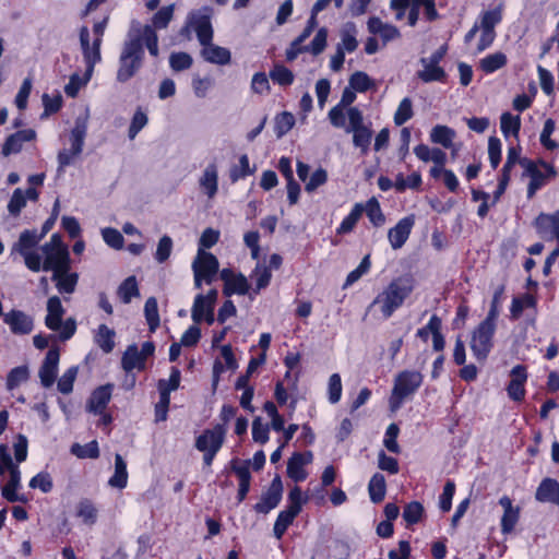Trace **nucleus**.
Listing matches in <instances>:
<instances>
[{
  "label": "nucleus",
  "instance_id": "c85d7f7f",
  "mask_svg": "<svg viewBox=\"0 0 559 559\" xmlns=\"http://www.w3.org/2000/svg\"><path fill=\"white\" fill-rule=\"evenodd\" d=\"M128 472L127 464L120 454L115 455V473L108 484L111 487L122 489L127 486Z\"/></svg>",
  "mask_w": 559,
  "mask_h": 559
},
{
  "label": "nucleus",
  "instance_id": "a19ab883",
  "mask_svg": "<svg viewBox=\"0 0 559 559\" xmlns=\"http://www.w3.org/2000/svg\"><path fill=\"white\" fill-rule=\"evenodd\" d=\"M115 334V331L105 324H102L98 328V332L96 334V343L105 353H110L114 349Z\"/></svg>",
  "mask_w": 559,
  "mask_h": 559
},
{
  "label": "nucleus",
  "instance_id": "c756f323",
  "mask_svg": "<svg viewBox=\"0 0 559 559\" xmlns=\"http://www.w3.org/2000/svg\"><path fill=\"white\" fill-rule=\"evenodd\" d=\"M296 507H288V509L282 511L274 524V536L280 539L283 534L287 530V527L293 523L294 519L298 515L299 512L296 511Z\"/></svg>",
  "mask_w": 559,
  "mask_h": 559
},
{
  "label": "nucleus",
  "instance_id": "13d9d810",
  "mask_svg": "<svg viewBox=\"0 0 559 559\" xmlns=\"http://www.w3.org/2000/svg\"><path fill=\"white\" fill-rule=\"evenodd\" d=\"M413 117V105L409 98H404L400 103L397 110L394 115V122L396 126L404 124L407 120Z\"/></svg>",
  "mask_w": 559,
  "mask_h": 559
},
{
  "label": "nucleus",
  "instance_id": "6e6552de",
  "mask_svg": "<svg viewBox=\"0 0 559 559\" xmlns=\"http://www.w3.org/2000/svg\"><path fill=\"white\" fill-rule=\"evenodd\" d=\"M218 260L217 258L206 252L203 249L198 250V254L192 263L193 272H199L203 277L206 284H211L218 272Z\"/></svg>",
  "mask_w": 559,
  "mask_h": 559
},
{
  "label": "nucleus",
  "instance_id": "2eb2a0df",
  "mask_svg": "<svg viewBox=\"0 0 559 559\" xmlns=\"http://www.w3.org/2000/svg\"><path fill=\"white\" fill-rule=\"evenodd\" d=\"M499 504L503 509L501 518V532L503 534L511 533L520 519V508L514 507L512 500L508 496L499 499Z\"/></svg>",
  "mask_w": 559,
  "mask_h": 559
},
{
  "label": "nucleus",
  "instance_id": "bf43d9fd",
  "mask_svg": "<svg viewBox=\"0 0 559 559\" xmlns=\"http://www.w3.org/2000/svg\"><path fill=\"white\" fill-rule=\"evenodd\" d=\"M192 62V57L187 52H173L169 57V64L174 71L187 70Z\"/></svg>",
  "mask_w": 559,
  "mask_h": 559
},
{
  "label": "nucleus",
  "instance_id": "680f3d73",
  "mask_svg": "<svg viewBox=\"0 0 559 559\" xmlns=\"http://www.w3.org/2000/svg\"><path fill=\"white\" fill-rule=\"evenodd\" d=\"M174 15V4L163 7L153 16V28H165Z\"/></svg>",
  "mask_w": 559,
  "mask_h": 559
},
{
  "label": "nucleus",
  "instance_id": "603ef678",
  "mask_svg": "<svg viewBox=\"0 0 559 559\" xmlns=\"http://www.w3.org/2000/svg\"><path fill=\"white\" fill-rule=\"evenodd\" d=\"M210 308H214V306H210V304L206 302V298L203 297L202 294L197 295L191 310L193 322L200 323Z\"/></svg>",
  "mask_w": 559,
  "mask_h": 559
},
{
  "label": "nucleus",
  "instance_id": "f03ea898",
  "mask_svg": "<svg viewBox=\"0 0 559 559\" xmlns=\"http://www.w3.org/2000/svg\"><path fill=\"white\" fill-rule=\"evenodd\" d=\"M44 255L41 270L52 273L66 267H71V259L68 247L62 242L61 236L53 234L49 241L40 247Z\"/></svg>",
  "mask_w": 559,
  "mask_h": 559
},
{
  "label": "nucleus",
  "instance_id": "473e14b6",
  "mask_svg": "<svg viewBox=\"0 0 559 559\" xmlns=\"http://www.w3.org/2000/svg\"><path fill=\"white\" fill-rule=\"evenodd\" d=\"M117 294L123 304H129L133 297L140 296L135 276L127 277L118 287Z\"/></svg>",
  "mask_w": 559,
  "mask_h": 559
},
{
  "label": "nucleus",
  "instance_id": "e2e57ef3",
  "mask_svg": "<svg viewBox=\"0 0 559 559\" xmlns=\"http://www.w3.org/2000/svg\"><path fill=\"white\" fill-rule=\"evenodd\" d=\"M501 8L486 11L481 16L480 28L489 32H495V26L501 21Z\"/></svg>",
  "mask_w": 559,
  "mask_h": 559
},
{
  "label": "nucleus",
  "instance_id": "338daca9",
  "mask_svg": "<svg viewBox=\"0 0 559 559\" xmlns=\"http://www.w3.org/2000/svg\"><path fill=\"white\" fill-rule=\"evenodd\" d=\"M328 29L325 27L320 28L313 39L311 40L309 50L313 56H318L324 51L326 47Z\"/></svg>",
  "mask_w": 559,
  "mask_h": 559
},
{
  "label": "nucleus",
  "instance_id": "de8ad7c7",
  "mask_svg": "<svg viewBox=\"0 0 559 559\" xmlns=\"http://www.w3.org/2000/svg\"><path fill=\"white\" fill-rule=\"evenodd\" d=\"M349 86L359 93L368 91L373 86V81L362 71H356L349 78Z\"/></svg>",
  "mask_w": 559,
  "mask_h": 559
},
{
  "label": "nucleus",
  "instance_id": "e433bc0d",
  "mask_svg": "<svg viewBox=\"0 0 559 559\" xmlns=\"http://www.w3.org/2000/svg\"><path fill=\"white\" fill-rule=\"evenodd\" d=\"M92 74L93 72L88 73V68H86L83 76H81L79 73H73L70 76L69 83L64 86V93L69 97H76L79 91L88 83Z\"/></svg>",
  "mask_w": 559,
  "mask_h": 559
},
{
  "label": "nucleus",
  "instance_id": "37998d69",
  "mask_svg": "<svg viewBox=\"0 0 559 559\" xmlns=\"http://www.w3.org/2000/svg\"><path fill=\"white\" fill-rule=\"evenodd\" d=\"M299 455L294 453L287 462V475L295 481H302L307 477V472L304 468Z\"/></svg>",
  "mask_w": 559,
  "mask_h": 559
},
{
  "label": "nucleus",
  "instance_id": "69168bd1",
  "mask_svg": "<svg viewBox=\"0 0 559 559\" xmlns=\"http://www.w3.org/2000/svg\"><path fill=\"white\" fill-rule=\"evenodd\" d=\"M78 374V367L69 368L58 381V390L62 394H69L73 390V383Z\"/></svg>",
  "mask_w": 559,
  "mask_h": 559
},
{
  "label": "nucleus",
  "instance_id": "79ce46f5",
  "mask_svg": "<svg viewBox=\"0 0 559 559\" xmlns=\"http://www.w3.org/2000/svg\"><path fill=\"white\" fill-rule=\"evenodd\" d=\"M454 135V131L445 126H436L430 133L431 141L444 147L452 146Z\"/></svg>",
  "mask_w": 559,
  "mask_h": 559
},
{
  "label": "nucleus",
  "instance_id": "a18cd8bd",
  "mask_svg": "<svg viewBox=\"0 0 559 559\" xmlns=\"http://www.w3.org/2000/svg\"><path fill=\"white\" fill-rule=\"evenodd\" d=\"M295 124V117L288 111H283L275 118V133L277 138L285 135Z\"/></svg>",
  "mask_w": 559,
  "mask_h": 559
},
{
  "label": "nucleus",
  "instance_id": "423d86ee",
  "mask_svg": "<svg viewBox=\"0 0 559 559\" xmlns=\"http://www.w3.org/2000/svg\"><path fill=\"white\" fill-rule=\"evenodd\" d=\"M496 330V323L481 321L472 334L471 349L480 362H484L492 347V336Z\"/></svg>",
  "mask_w": 559,
  "mask_h": 559
},
{
  "label": "nucleus",
  "instance_id": "a878e982",
  "mask_svg": "<svg viewBox=\"0 0 559 559\" xmlns=\"http://www.w3.org/2000/svg\"><path fill=\"white\" fill-rule=\"evenodd\" d=\"M10 480L2 487V496L10 502L22 501L25 499L16 493V489L20 486L21 473L19 467H12L9 469Z\"/></svg>",
  "mask_w": 559,
  "mask_h": 559
},
{
  "label": "nucleus",
  "instance_id": "f8f14e48",
  "mask_svg": "<svg viewBox=\"0 0 559 559\" xmlns=\"http://www.w3.org/2000/svg\"><path fill=\"white\" fill-rule=\"evenodd\" d=\"M534 226L542 238L559 240V211L551 214L540 213L535 218Z\"/></svg>",
  "mask_w": 559,
  "mask_h": 559
},
{
  "label": "nucleus",
  "instance_id": "c9c22d12",
  "mask_svg": "<svg viewBox=\"0 0 559 559\" xmlns=\"http://www.w3.org/2000/svg\"><path fill=\"white\" fill-rule=\"evenodd\" d=\"M507 64V56L503 52L488 55L479 61V68L485 73L495 72Z\"/></svg>",
  "mask_w": 559,
  "mask_h": 559
},
{
  "label": "nucleus",
  "instance_id": "aec40b11",
  "mask_svg": "<svg viewBox=\"0 0 559 559\" xmlns=\"http://www.w3.org/2000/svg\"><path fill=\"white\" fill-rule=\"evenodd\" d=\"M535 498L539 502H548L559 507V483L554 478H545L536 489Z\"/></svg>",
  "mask_w": 559,
  "mask_h": 559
},
{
  "label": "nucleus",
  "instance_id": "774afa93",
  "mask_svg": "<svg viewBox=\"0 0 559 559\" xmlns=\"http://www.w3.org/2000/svg\"><path fill=\"white\" fill-rule=\"evenodd\" d=\"M173 251V240L169 236H163L157 245L155 259L157 262L163 263L170 257Z\"/></svg>",
  "mask_w": 559,
  "mask_h": 559
},
{
  "label": "nucleus",
  "instance_id": "ea45409f",
  "mask_svg": "<svg viewBox=\"0 0 559 559\" xmlns=\"http://www.w3.org/2000/svg\"><path fill=\"white\" fill-rule=\"evenodd\" d=\"M76 515L81 518L85 524L93 525L97 519V509L92 501L84 499L76 506Z\"/></svg>",
  "mask_w": 559,
  "mask_h": 559
},
{
  "label": "nucleus",
  "instance_id": "0eeeda50",
  "mask_svg": "<svg viewBox=\"0 0 559 559\" xmlns=\"http://www.w3.org/2000/svg\"><path fill=\"white\" fill-rule=\"evenodd\" d=\"M155 346L152 342L142 344L139 349L135 344H131L124 350L121 358V367L124 371L130 372L133 369L143 370L145 368V360L154 354Z\"/></svg>",
  "mask_w": 559,
  "mask_h": 559
},
{
  "label": "nucleus",
  "instance_id": "2f4dec72",
  "mask_svg": "<svg viewBox=\"0 0 559 559\" xmlns=\"http://www.w3.org/2000/svg\"><path fill=\"white\" fill-rule=\"evenodd\" d=\"M100 44L102 39L95 38L92 47L90 41H87L86 46H81L88 73L94 72L96 63L100 61Z\"/></svg>",
  "mask_w": 559,
  "mask_h": 559
},
{
  "label": "nucleus",
  "instance_id": "a211bd4d",
  "mask_svg": "<svg viewBox=\"0 0 559 559\" xmlns=\"http://www.w3.org/2000/svg\"><path fill=\"white\" fill-rule=\"evenodd\" d=\"M510 376L511 381L507 388L508 395L513 401H521L525 394L524 383L527 378L526 369L525 367L518 365L512 368Z\"/></svg>",
  "mask_w": 559,
  "mask_h": 559
},
{
  "label": "nucleus",
  "instance_id": "1a4fd4ad",
  "mask_svg": "<svg viewBox=\"0 0 559 559\" xmlns=\"http://www.w3.org/2000/svg\"><path fill=\"white\" fill-rule=\"evenodd\" d=\"M226 427L217 424L212 429H205L195 440V448L199 451L219 450L224 443Z\"/></svg>",
  "mask_w": 559,
  "mask_h": 559
},
{
  "label": "nucleus",
  "instance_id": "4be33fe9",
  "mask_svg": "<svg viewBox=\"0 0 559 559\" xmlns=\"http://www.w3.org/2000/svg\"><path fill=\"white\" fill-rule=\"evenodd\" d=\"M368 31L371 34L379 35L383 45L400 37V31L391 24L383 23L379 17H370L368 21Z\"/></svg>",
  "mask_w": 559,
  "mask_h": 559
},
{
  "label": "nucleus",
  "instance_id": "cd10ccee",
  "mask_svg": "<svg viewBox=\"0 0 559 559\" xmlns=\"http://www.w3.org/2000/svg\"><path fill=\"white\" fill-rule=\"evenodd\" d=\"M419 62L423 66V70L417 72V76L423 82L429 83L444 80L445 71L441 67L426 61V58H421Z\"/></svg>",
  "mask_w": 559,
  "mask_h": 559
},
{
  "label": "nucleus",
  "instance_id": "7ed1b4c3",
  "mask_svg": "<svg viewBox=\"0 0 559 559\" xmlns=\"http://www.w3.org/2000/svg\"><path fill=\"white\" fill-rule=\"evenodd\" d=\"M143 56L144 51L140 37L126 41L119 59L117 80L119 82L130 80L141 68Z\"/></svg>",
  "mask_w": 559,
  "mask_h": 559
},
{
  "label": "nucleus",
  "instance_id": "f704fd0d",
  "mask_svg": "<svg viewBox=\"0 0 559 559\" xmlns=\"http://www.w3.org/2000/svg\"><path fill=\"white\" fill-rule=\"evenodd\" d=\"M194 32L202 46H205L212 41L213 29L209 16H200L194 22Z\"/></svg>",
  "mask_w": 559,
  "mask_h": 559
},
{
  "label": "nucleus",
  "instance_id": "052dcab7",
  "mask_svg": "<svg viewBox=\"0 0 559 559\" xmlns=\"http://www.w3.org/2000/svg\"><path fill=\"white\" fill-rule=\"evenodd\" d=\"M26 205L24 191L20 188L15 189L8 204V211L11 215L17 216L22 209Z\"/></svg>",
  "mask_w": 559,
  "mask_h": 559
},
{
  "label": "nucleus",
  "instance_id": "0e129e2a",
  "mask_svg": "<svg viewBox=\"0 0 559 559\" xmlns=\"http://www.w3.org/2000/svg\"><path fill=\"white\" fill-rule=\"evenodd\" d=\"M400 433V428L396 424H390L386 428L385 439L383 441L384 447L392 453H400L401 448L396 441Z\"/></svg>",
  "mask_w": 559,
  "mask_h": 559
},
{
  "label": "nucleus",
  "instance_id": "7c9ffc66",
  "mask_svg": "<svg viewBox=\"0 0 559 559\" xmlns=\"http://www.w3.org/2000/svg\"><path fill=\"white\" fill-rule=\"evenodd\" d=\"M358 41L356 39V29L354 24H346L341 32V41L337 44L336 49H341L344 53L353 52L356 50Z\"/></svg>",
  "mask_w": 559,
  "mask_h": 559
},
{
  "label": "nucleus",
  "instance_id": "f257e3e1",
  "mask_svg": "<svg viewBox=\"0 0 559 559\" xmlns=\"http://www.w3.org/2000/svg\"><path fill=\"white\" fill-rule=\"evenodd\" d=\"M413 286L407 278L392 281L372 301L369 308L378 306L384 319L390 318L411 295Z\"/></svg>",
  "mask_w": 559,
  "mask_h": 559
},
{
  "label": "nucleus",
  "instance_id": "9b49d317",
  "mask_svg": "<svg viewBox=\"0 0 559 559\" xmlns=\"http://www.w3.org/2000/svg\"><path fill=\"white\" fill-rule=\"evenodd\" d=\"M166 380H159L158 389L160 393V400L156 405V420L164 421L167 418V411L170 403L169 394L171 391L178 389L180 383V371L173 369L171 371V388H165Z\"/></svg>",
  "mask_w": 559,
  "mask_h": 559
},
{
  "label": "nucleus",
  "instance_id": "5fc2aeb1",
  "mask_svg": "<svg viewBox=\"0 0 559 559\" xmlns=\"http://www.w3.org/2000/svg\"><path fill=\"white\" fill-rule=\"evenodd\" d=\"M141 41L143 40L146 45L148 52L157 57L158 56V37L155 32V29L151 25H145L142 32V38H140Z\"/></svg>",
  "mask_w": 559,
  "mask_h": 559
},
{
  "label": "nucleus",
  "instance_id": "5701e85b",
  "mask_svg": "<svg viewBox=\"0 0 559 559\" xmlns=\"http://www.w3.org/2000/svg\"><path fill=\"white\" fill-rule=\"evenodd\" d=\"M201 189L209 199H213L218 190V173L215 164H209L199 179Z\"/></svg>",
  "mask_w": 559,
  "mask_h": 559
},
{
  "label": "nucleus",
  "instance_id": "39448f33",
  "mask_svg": "<svg viewBox=\"0 0 559 559\" xmlns=\"http://www.w3.org/2000/svg\"><path fill=\"white\" fill-rule=\"evenodd\" d=\"M41 238L43 235H38L36 230L26 229L20 234L19 240L12 247V252L23 257L26 267L32 272L41 270V255L35 251Z\"/></svg>",
  "mask_w": 559,
  "mask_h": 559
},
{
  "label": "nucleus",
  "instance_id": "6ab92c4d",
  "mask_svg": "<svg viewBox=\"0 0 559 559\" xmlns=\"http://www.w3.org/2000/svg\"><path fill=\"white\" fill-rule=\"evenodd\" d=\"M36 132L33 129L17 131L9 135L2 145V154L9 156L10 154L19 153L22 150L23 143L34 140Z\"/></svg>",
  "mask_w": 559,
  "mask_h": 559
},
{
  "label": "nucleus",
  "instance_id": "49530a36",
  "mask_svg": "<svg viewBox=\"0 0 559 559\" xmlns=\"http://www.w3.org/2000/svg\"><path fill=\"white\" fill-rule=\"evenodd\" d=\"M353 133V143L356 147L361 150L362 154H366L372 139V131L370 128H360L358 130L352 131Z\"/></svg>",
  "mask_w": 559,
  "mask_h": 559
},
{
  "label": "nucleus",
  "instance_id": "864d4df0",
  "mask_svg": "<svg viewBox=\"0 0 559 559\" xmlns=\"http://www.w3.org/2000/svg\"><path fill=\"white\" fill-rule=\"evenodd\" d=\"M501 131L507 135L512 133L518 135L521 127V119L519 116H512L510 112H504L500 119Z\"/></svg>",
  "mask_w": 559,
  "mask_h": 559
},
{
  "label": "nucleus",
  "instance_id": "b1692460",
  "mask_svg": "<svg viewBox=\"0 0 559 559\" xmlns=\"http://www.w3.org/2000/svg\"><path fill=\"white\" fill-rule=\"evenodd\" d=\"M64 309L58 296H52L47 301V316L45 323L48 329L57 331L61 326Z\"/></svg>",
  "mask_w": 559,
  "mask_h": 559
},
{
  "label": "nucleus",
  "instance_id": "dca6fc26",
  "mask_svg": "<svg viewBox=\"0 0 559 559\" xmlns=\"http://www.w3.org/2000/svg\"><path fill=\"white\" fill-rule=\"evenodd\" d=\"M414 226V217L402 218L393 228L389 230L388 237L393 249L401 248L407 240Z\"/></svg>",
  "mask_w": 559,
  "mask_h": 559
},
{
  "label": "nucleus",
  "instance_id": "58836bf2",
  "mask_svg": "<svg viewBox=\"0 0 559 559\" xmlns=\"http://www.w3.org/2000/svg\"><path fill=\"white\" fill-rule=\"evenodd\" d=\"M269 76L281 86H288L294 82V73L283 64H275L270 71Z\"/></svg>",
  "mask_w": 559,
  "mask_h": 559
},
{
  "label": "nucleus",
  "instance_id": "ddd939ff",
  "mask_svg": "<svg viewBox=\"0 0 559 559\" xmlns=\"http://www.w3.org/2000/svg\"><path fill=\"white\" fill-rule=\"evenodd\" d=\"M59 358L60 354L58 348H50L46 354V357L38 371L43 386L50 388L56 380Z\"/></svg>",
  "mask_w": 559,
  "mask_h": 559
},
{
  "label": "nucleus",
  "instance_id": "6e6d98bb",
  "mask_svg": "<svg viewBox=\"0 0 559 559\" xmlns=\"http://www.w3.org/2000/svg\"><path fill=\"white\" fill-rule=\"evenodd\" d=\"M28 379V369L27 367L20 366L13 368L7 378V388L9 390H13L19 386L21 383L25 382Z\"/></svg>",
  "mask_w": 559,
  "mask_h": 559
},
{
  "label": "nucleus",
  "instance_id": "393cba45",
  "mask_svg": "<svg viewBox=\"0 0 559 559\" xmlns=\"http://www.w3.org/2000/svg\"><path fill=\"white\" fill-rule=\"evenodd\" d=\"M201 55L211 63L227 64L230 61V51L224 47L214 45L212 41L203 46Z\"/></svg>",
  "mask_w": 559,
  "mask_h": 559
},
{
  "label": "nucleus",
  "instance_id": "f3484780",
  "mask_svg": "<svg viewBox=\"0 0 559 559\" xmlns=\"http://www.w3.org/2000/svg\"><path fill=\"white\" fill-rule=\"evenodd\" d=\"M51 280L56 283V287L60 294L71 295L75 292L79 274L71 272V267H66L53 272Z\"/></svg>",
  "mask_w": 559,
  "mask_h": 559
},
{
  "label": "nucleus",
  "instance_id": "412c9836",
  "mask_svg": "<svg viewBox=\"0 0 559 559\" xmlns=\"http://www.w3.org/2000/svg\"><path fill=\"white\" fill-rule=\"evenodd\" d=\"M112 385L106 384L93 391L87 409L94 414H102L111 399Z\"/></svg>",
  "mask_w": 559,
  "mask_h": 559
},
{
  "label": "nucleus",
  "instance_id": "20e7f679",
  "mask_svg": "<svg viewBox=\"0 0 559 559\" xmlns=\"http://www.w3.org/2000/svg\"><path fill=\"white\" fill-rule=\"evenodd\" d=\"M421 381L423 376L418 371L405 370L400 372L395 378L389 400L391 412H396L402 406L403 401L416 392Z\"/></svg>",
  "mask_w": 559,
  "mask_h": 559
},
{
  "label": "nucleus",
  "instance_id": "3c124183",
  "mask_svg": "<svg viewBox=\"0 0 559 559\" xmlns=\"http://www.w3.org/2000/svg\"><path fill=\"white\" fill-rule=\"evenodd\" d=\"M362 212V205L357 203L349 213V215L343 219L341 226L337 229V234H347L352 231L357 222L359 221Z\"/></svg>",
  "mask_w": 559,
  "mask_h": 559
},
{
  "label": "nucleus",
  "instance_id": "4468645a",
  "mask_svg": "<svg viewBox=\"0 0 559 559\" xmlns=\"http://www.w3.org/2000/svg\"><path fill=\"white\" fill-rule=\"evenodd\" d=\"M3 320L14 334H28L33 330V319L21 310L7 312Z\"/></svg>",
  "mask_w": 559,
  "mask_h": 559
},
{
  "label": "nucleus",
  "instance_id": "09e8293b",
  "mask_svg": "<svg viewBox=\"0 0 559 559\" xmlns=\"http://www.w3.org/2000/svg\"><path fill=\"white\" fill-rule=\"evenodd\" d=\"M423 513V504L418 501H412L405 506L403 511V519L408 525H413L420 521Z\"/></svg>",
  "mask_w": 559,
  "mask_h": 559
},
{
  "label": "nucleus",
  "instance_id": "72a5a7b5",
  "mask_svg": "<svg viewBox=\"0 0 559 559\" xmlns=\"http://www.w3.org/2000/svg\"><path fill=\"white\" fill-rule=\"evenodd\" d=\"M368 490L372 502H381L384 499L386 490L384 476L379 473L374 474L369 481Z\"/></svg>",
  "mask_w": 559,
  "mask_h": 559
},
{
  "label": "nucleus",
  "instance_id": "bb28decb",
  "mask_svg": "<svg viewBox=\"0 0 559 559\" xmlns=\"http://www.w3.org/2000/svg\"><path fill=\"white\" fill-rule=\"evenodd\" d=\"M521 164L525 168L526 174L531 177V181L527 188V195L528 198H532L544 185L545 176L532 162L523 159L521 160Z\"/></svg>",
  "mask_w": 559,
  "mask_h": 559
},
{
  "label": "nucleus",
  "instance_id": "8fccbe9b",
  "mask_svg": "<svg viewBox=\"0 0 559 559\" xmlns=\"http://www.w3.org/2000/svg\"><path fill=\"white\" fill-rule=\"evenodd\" d=\"M272 273L270 267L258 264L254 271L251 274V278L255 280V289L254 293H259L261 289L265 288L271 281Z\"/></svg>",
  "mask_w": 559,
  "mask_h": 559
},
{
  "label": "nucleus",
  "instance_id": "4d7b16f0",
  "mask_svg": "<svg viewBox=\"0 0 559 559\" xmlns=\"http://www.w3.org/2000/svg\"><path fill=\"white\" fill-rule=\"evenodd\" d=\"M71 452L81 459H97L99 456V450L96 441H92L85 445L75 443L72 445Z\"/></svg>",
  "mask_w": 559,
  "mask_h": 559
},
{
  "label": "nucleus",
  "instance_id": "4c0bfd02",
  "mask_svg": "<svg viewBox=\"0 0 559 559\" xmlns=\"http://www.w3.org/2000/svg\"><path fill=\"white\" fill-rule=\"evenodd\" d=\"M144 316L148 324L150 331L154 332L159 326V314L157 300L155 297H150L144 305Z\"/></svg>",
  "mask_w": 559,
  "mask_h": 559
},
{
  "label": "nucleus",
  "instance_id": "c03bdc74",
  "mask_svg": "<svg viewBox=\"0 0 559 559\" xmlns=\"http://www.w3.org/2000/svg\"><path fill=\"white\" fill-rule=\"evenodd\" d=\"M250 286L245 275H236L228 285L224 287V294L229 296L231 294L246 295L248 294Z\"/></svg>",
  "mask_w": 559,
  "mask_h": 559
},
{
  "label": "nucleus",
  "instance_id": "9d476101",
  "mask_svg": "<svg viewBox=\"0 0 559 559\" xmlns=\"http://www.w3.org/2000/svg\"><path fill=\"white\" fill-rule=\"evenodd\" d=\"M283 484L281 477L277 475L272 480L270 487L262 493L260 501L254 506L258 513L266 514L272 509L277 507L282 499Z\"/></svg>",
  "mask_w": 559,
  "mask_h": 559
}]
</instances>
